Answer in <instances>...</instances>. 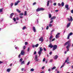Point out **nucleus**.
Masks as SVG:
<instances>
[{"label":"nucleus","instance_id":"e2e57ef3","mask_svg":"<svg viewBox=\"0 0 73 73\" xmlns=\"http://www.w3.org/2000/svg\"><path fill=\"white\" fill-rule=\"evenodd\" d=\"M26 46H23V49H25V48H26Z\"/></svg>","mask_w":73,"mask_h":73},{"label":"nucleus","instance_id":"39448f33","mask_svg":"<svg viewBox=\"0 0 73 73\" xmlns=\"http://www.w3.org/2000/svg\"><path fill=\"white\" fill-rule=\"evenodd\" d=\"M60 34V33H57V34L56 35V38H58L60 37V36L59 35Z\"/></svg>","mask_w":73,"mask_h":73},{"label":"nucleus","instance_id":"7ed1b4c3","mask_svg":"<svg viewBox=\"0 0 73 73\" xmlns=\"http://www.w3.org/2000/svg\"><path fill=\"white\" fill-rule=\"evenodd\" d=\"M67 19L69 21H73V18L71 16H70V18H68Z\"/></svg>","mask_w":73,"mask_h":73},{"label":"nucleus","instance_id":"6ab92c4d","mask_svg":"<svg viewBox=\"0 0 73 73\" xmlns=\"http://www.w3.org/2000/svg\"><path fill=\"white\" fill-rule=\"evenodd\" d=\"M61 5L62 7H64V2H62V3H61Z\"/></svg>","mask_w":73,"mask_h":73},{"label":"nucleus","instance_id":"2eb2a0df","mask_svg":"<svg viewBox=\"0 0 73 73\" xmlns=\"http://www.w3.org/2000/svg\"><path fill=\"white\" fill-rule=\"evenodd\" d=\"M39 40L40 41H43V37H41L39 39Z\"/></svg>","mask_w":73,"mask_h":73},{"label":"nucleus","instance_id":"cd10ccee","mask_svg":"<svg viewBox=\"0 0 73 73\" xmlns=\"http://www.w3.org/2000/svg\"><path fill=\"white\" fill-rule=\"evenodd\" d=\"M29 50H30V48L28 47L27 49V51H28V52H29Z\"/></svg>","mask_w":73,"mask_h":73},{"label":"nucleus","instance_id":"774afa93","mask_svg":"<svg viewBox=\"0 0 73 73\" xmlns=\"http://www.w3.org/2000/svg\"><path fill=\"white\" fill-rule=\"evenodd\" d=\"M40 73H44V72L43 71H42Z\"/></svg>","mask_w":73,"mask_h":73},{"label":"nucleus","instance_id":"4d7b16f0","mask_svg":"<svg viewBox=\"0 0 73 73\" xmlns=\"http://www.w3.org/2000/svg\"><path fill=\"white\" fill-rule=\"evenodd\" d=\"M52 52H50L49 53V54H50V55H51V54H52Z\"/></svg>","mask_w":73,"mask_h":73},{"label":"nucleus","instance_id":"bb28decb","mask_svg":"<svg viewBox=\"0 0 73 73\" xmlns=\"http://www.w3.org/2000/svg\"><path fill=\"white\" fill-rule=\"evenodd\" d=\"M36 12H38L39 11H40V9H38L36 10Z\"/></svg>","mask_w":73,"mask_h":73},{"label":"nucleus","instance_id":"a18cd8bd","mask_svg":"<svg viewBox=\"0 0 73 73\" xmlns=\"http://www.w3.org/2000/svg\"><path fill=\"white\" fill-rule=\"evenodd\" d=\"M20 62H22V61H23V59L22 58H21L20 59Z\"/></svg>","mask_w":73,"mask_h":73},{"label":"nucleus","instance_id":"dca6fc26","mask_svg":"<svg viewBox=\"0 0 73 73\" xmlns=\"http://www.w3.org/2000/svg\"><path fill=\"white\" fill-rule=\"evenodd\" d=\"M16 11L17 12H18V13H21V11L19 10V9H16Z\"/></svg>","mask_w":73,"mask_h":73},{"label":"nucleus","instance_id":"338daca9","mask_svg":"<svg viewBox=\"0 0 73 73\" xmlns=\"http://www.w3.org/2000/svg\"><path fill=\"white\" fill-rule=\"evenodd\" d=\"M24 68H22L21 69V70H22V71H23V70H24Z\"/></svg>","mask_w":73,"mask_h":73},{"label":"nucleus","instance_id":"aec40b11","mask_svg":"<svg viewBox=\"0 0 73 73\" xmlns=\"http://www.w3.org/2000/svg\"><path fill=\"white\" fill-rule=\"evenodd\" d=\"M53 38V36H52V35H51L50 36V38H49V39L50 40H51L52 38Z\"/></svg>","mask_w":73,"mask_h":73},{"label":"nucleus","instance_id":"49530a36","mask_svg":"<svg viewBox=\"0 0 73 73\" xmlns=\"http://www.w3.org/2000/svg\"><path fill=\"white\" fill-rule=\"evenodd\" d=\"M43 50L44 51H46V49L45 48H43Z\"/></svg>","mask_w":73,"mask_h":73},{"label":"nucleus","instance_id":"5fc2aeb1","mask_svg":"<svg viewBox=\"0 0 73 73\" xmlns=\"http://www.w3.org/2000/svg\"><path fill=\"white\" fill-rule=\"evenodd\" d=\"M36 2L34 3L33 4V5H36Z\"/></svg>","mask_w":73,"mask_h":73},{"label":"nucleus","instance_id":"a19ab883","mask_svg":"<svg viewBox=\"0 0 73 73\" xmlns=\"http://www.w3.org/2000/svg\"><path fill=\"white\" fill-rule=\"evenodd\" d=\"M29 64H30V62H29L27 64V65L28 66Z\"/></svg>","mask_w":73,"mask_h":73},{"label":"nucleus","instance_id":"20e7f679","mask_svg":"<svg viewBox=\"0 0 73 73\" xmlns=\"http://www.w3.org/2000/svg\"><path fill=\"white\" fill-rule=\"evenodd\" d=\"M72 35H73V33H70L69 35L67 36V39H69V38H70V36H72Z\"/></svg>","mask_w":73,"mask_h":73},{"label":"nucleus","instance_id":"1a4fd4ad","mask_svg":"<svg viewBox=\"0 0 73 73\" xmlns=\"http://www.w3.org/2000/svg\"><path fill=\"white\" fill-rule=\"evenodd\" d=\"M19 3H20V1H17V2H16L15 3V6H16V5H17Z\"/></svg>","mask_w":73,"mask_h":73},{"label":"nucleus","instance_id":"6e6552de","mask_svg":"<svg viewBox=\"0 0 73 73\" xmlns=\"http://www.w3.org/2000/svg\"><path fill=\"white\" fill-rule=\"evenodd\" d=\"M65 8H66V10H69V5H65Z\"/></svg>","mask_w":73,"mask_h":73},{"label":"nucleus","instance_id":"a211bd4d","mask_svg":"<svg viewBox=\"0 0 73 73\" xmlns=\"http://www.w3.org/2000/svg\"><path fill=\"white\" fill-rule=\"evenodd\" d=\"M33 31L34 32H36V29L35 28V27H33Z\"/></svg>","mask_w":73,"mask_h":73},{"label":"nucleus","instance_id":"f8f14e48","mask_svg":"<svg viewBox=\"0 0 73 73\" xmlns=\"http://www.w3.org/2000/svg\"><path fill=\"white\" fill-rule=\"evenodd\" d=\"M14 15V13H12L11 14L10 17L11 19L12 18V16H13Z\"/></svg>","mask_w":73,"mask_h":73},{"label":"nucleus","instance_id":"423d86ee","mask_svg":"<svg viewBox=\"0 0 73 73\" xmlns=\"http://www.w3.org/2000/svg\"><path fill=\"white\" fill-rule=\"evenodd\" d=\"M57 48V45H54L53 46V50H54L55 49H56Z\"/></svg>","mask_w":73,"mask_h":73},{"label":"nucleus","instance_id":"ddd939ff","mask_svg":"<svg viewBox=\"0 0 73 73\" xmlns=\"http://www.w3.org/2000/svg\"><path fill=\"white\" fill-rule=\"evenodd\" d=\"M70 23H68V24H67V26H66V27H67V28H69V27H70Z\"/></svg>","mask_w":73,"mask_h":73},{"label":"nucleus","instance_id":"393cba45","mask_svg":"<svg viewBox=\"0 0 73 73\" xmlns=\"http://www.w3.org/2000/svg\"><path fill=\"white\" fill-rule=\"evenodd\" d=\"M56 68L55 66H54L53 68H52V70H54V69H56Z\"/></svg>","mask_w":73,"mask_h":73},{"label":"nucleus","instance_id":"5701e85b","mask_svg":"<svg viewBox=\"0 0 73 73\" xmlns=\"http://www.w3.org/2000/svg\"><path fill=\"white\" fill-rule=\"evenodd\" d=\"M48 16L49 18H50L51 17H52V15L50 14H49L48 15Z\"/></svg>","mask_w":73,"mask_h":73},{"label":"nucleus","instance_id":"c9c22d12","mask_svg":"<svg viewBox=\"0 0 73 73\" xmlns=\"http://www.w3.org/2000/svg\"><path fill=\"white\" fill-rule=\"evenodd\" d=\"M53 20H51V21L50 22V24H51V23H53Z\"/></svg>","mask_w":73,"mask_h":73},{"label":"nucleus","instance_id":"9b49d317","mask_svg":"<svg viewBox=\"0 0 73 73\" xmlns=\"http://www.w3.org/2000/svg\"><path fill=\"white\" fill-rule=\"evenodd\" d=\"M58 56L57 55H55L54 56V58L55 60H56L58 58Z\"/></svg>","mask_w":73,"mask_h":73},{"label":"nucleus","instance_id":"680f3d73","mask_svg":"<svg viewBox=\"0 0 73 73\" xmlns=\"http://www.w3.org/2000/svg\"><path fill=\"white\" fill-rule=\"evenodd\" d=\"M58 11V10H56L55 11V12H57Z\"/></svg>","mask_w":73,"mask_h":73},{"label":"nucleus","instance_id":"8fccbe9b","mask_svg":"<svg viewBox=\"0 0 73 73\" xmlns=\"http://www.w3.org/2000/svg\"><path fill=\"white\" fill-rule=\"evenodd\" d=\"M27 44H28V42H25V45H27Z\"/></svg>","mask_w":73,"mask_h":73},{"label":"nucleus","instance_id":"f03ea898","mask_svg":"<svg viewBox=\"0 0 73 73\" xmlns=\"http://www.w3.org/2000/svg\"><path fill=\"white\" fill-rule=\"evenodd\" d=\"M43 50V49L42 48V47L40 48V50L38 52V53L39 55V56L41 55V53L42 51Z\"/></svg>","mask_w":73,"mask_h":73},{"label":"nucleus","instance_id":"4468645a","mask_svg":"<svg viewBox=\"0 0 73 73\" xmlns=\"http://www.w3.org/2000/svg\"><path fill=\"white\" fill-rule=\"evenodd\" d=\"M49 46L50 48H52L53 47V45H52V44L50 43L49 45Z\"/></svg>","mask_w":73,"mask_h":73},{"label":"nucleus","instance_id":"ea45409f","mask_svg":"<svg viewBox=\"0 0 73 73\" xmlns=\"http://www.w3.org/2000/svg\"><path fill=\"white\" fill-rule=\"evenodd\" d=\"M56 40V39L55 38H54L52 39L51 40V41H54Z\"/></svg>","mask_w":73,"mask_h":73},{"label":"nucleus","instance_id":"2f4dec72","mask_svg":"<svg viewBox=\"0 0 73 73\" xmlns=\"http://www.w3.org/2000/svg\"><path fill=\"white\" fill-rule=\"evenodd\" d=\"M64 65H65V63L63 64L61 66L60 68H62V67H64Z\"/></svg>","mask_w":73,"mask_h":73},{"label":"nucleus","instance_id":"412c9836","mask_svg":"<svg viewBox=\"0 0 73 73\" xmlns=\"http://www.w3.org/2000/svg\"><path fill=\"white\" fill-rule=\"evenodd\" d=\"M67 60H66L65 61V62H67L69 61V59H69V58L67 57Z\"/></svg>","mask_w":73,"mask_h":73},{"label":"nucleus","instance_id":"c03bdc74","mask_svg":"<svg viewBox=\"0 0 73 73\" xmlns=\"http://www.w3.org/2000/svg\"><path fill=\"white\" fill-rule=\"evenodd\" d=\"M58 6H61V4L59 3L58 4Z\"/></svg>","mask_w":73,"mask_h":73},{"label":"nucleus","instance_id":"7c9ffc66","mask_svg":"<svg viewBox=\"0 0 73 73\" xmlns=\"http://www.w3.org/2000/svg\"><path fill=\"white\" fill-rule=\"evenodd\" d=\"M49 4V1H48L47 2V6H48Z\"/></svg>","mask_w":73,"mask_h":73},{"label":"nucleus","instance_id":"bf43d9fd","mask_svg":"<svg viewBox=\"0 0 73 73\" xmlns=\"http://www.w3.org/2000/svg\"><path fill=\"white\" fill-rule=\"evenodd\" d=\"M34 54H36V51H35L34 53H33Z\"/></svg>","mask_w":73,"mask_h":73},{"label":"nucleus","instance_id":"69168bd1","mask_svg":"<svg viewBox=\"0 0 73 73\" xmlns=\"http://www.w3.org/2000/svg\"><path fill=\"white\" fill-rule=\"evenodd\" d=\"M23 17L22 16H20V18H21V19H22V18H23Z\"/></svg>","mask_w":73,"mask_h":73},{"label":"nucleus","instance_id":"79ce46f5","mask_svg":"<svg viewBox=\"0 0 73 73\" xmlns=\"http://www.w3.org/2000/svg\"><path fill=\"white\" fill-rule=\"evenodd\" d=\"M19 15H24V14L23 13H20L19 14Z\"/></svg>","mask_w":73,"mask_h":73},{"label":"nucleus","instance_id":"a878e982","mask_svg":"<svg viewBox=\"0 0 73 73\" xmlns=\"http://www.w3.org/2000/svg\"><path fill=\"white\" fill-rule=\"evenodd\" d=\"M24 15V16H27V11H25V12Z\"/></svg>","mask_w":73,"mask_h":73},{"label":"nucleus","instance_id":"f257e3e1","mask_svg":"<svg viewBox=\"0 0 73 73\" xmlns=\"http://www.w3.org/2000/svg\"><path fill=\"white\" fill-rule=\"evenodd\" d=\"M70 40H69L68 41L66 42L64 44V46L65 45H66L67 44H68L67 46L66 47V48L67 49V52H68L69 50V48H70V46H71V44L69 43H70Z\"/></svg>","mask_w":73,"mask_h":73},{"label":"nucleus","instance_id":"6e6d98bb","mask_svg":"<svg viewBox=\"0 0 73 73\" xmlns=\"http://www.w3.org/2000/svg\"><path fill=\"white\" fill-rule=\"evenodd\" d=\"M71 13H73V10H71Z\"/></svg>","mask_w":73,"mask_h":73},{"label":"nucleus","instance_id":"b1692460","mask_svg":"<svg viewBox=\"0 0 73 73\" xmlns=\"http://www.w3.org/2000/svg\"><path fill=\"white\" fill-rule=\"evenodd\" d=\"M24 61H23L21 62V65H23V64H24Z\"/></svg>","mask_w":73,"mask_h":73},{"label":"nucleus","instance_id":"c85d7f7f","mask_svg":"<svg viewBox=\"0 0 73 73\" xmlns=\"http://www.w3.org/2000/svg\"><path fill=\"white\" fill-rule=\"evenodd\" d=\"M34 70L33 68H32L30 70V71H31V72H33Z\"/></svg>","mask_w":73,"mask_h":73},{"label":"nucleus","instance_id":"13d9d810","mask_svg":"<svg viewBox=\"0 0 73 73\" xmlns=\"http://www.w3.org/2000/svg\"><path fill=\"white\" fill-rule=\"evenodd\" d=\"M16 20H19V18L17 17H16Z\"/></svg>","mask_w":73,"mask_h":73},{"label":"nucleus","instance_id":"72a5a7b5","mask_svg":"<svg viewBox=\"0 0 73 73\" xmlns=\"http://www.w3.org/2000/svg\"><path fill=\"white\" fill-rule=\"evenodd\" d=\"M53 62V59H51L50 60V62Z\"/></svg>","mask_w":73,"mask_h":73},{"label":"nucleus","instance_id":"0eeeda50","mask_svg":"<svg viewBox=\"0 0 73 73\" xmlns=\"http://www.w3.org/2000/svg\"><path fill=\"white\" fill-rule=\"evenodd\" d=\"M20 54H21V55H22L23 56H24V55L25 54V52H24V50H22L21 51Z\"/></svg>","mask_w":73,"mask_h":73},{"label":"nucleus","instance_id":"f704fd0d","mask_svg":"<svg viewBox=\"0 0 73 73\" xmlns=\"http://www.w3.org/2000/svg\"><path fill=\"white\" fill-rule=\"evenodd\" d=\"M13 3H11L10 4V5L11 6V7H12V6H13Z\"/></svg>","mask_w":73,"mask_h":73},{"label":"nucleus","instance_id":"3c124183","mask_svg":"<svg viewBox=\"0 0 73 73\" xmlns=\"http://www.w3.org/2000/svg\"><path fill=\"white\" fill-rule=\"evenodd\" d=\"M45 61V58H44L43 60V62H44Z\"/></svg>","mask_w":73,"mask_h":73},{"label":"nucleus","instance_id":"de8ad7c7","mask_svg":"<svg viewBox=\"0 0 73 73\" xmlns=\"http://www.w3.org/2000/svg\"><path fill=\"white\" fill-rule=\"evenodd\" d=\"M57 4V3H54L53 4V5H54V6H55V5H56Z\"/></svg>","mask_w":73,"mask_h":73},{"label":"nucleus","instance_id":"37998d69","mask_svg":"<svg viewBox=\"0 0 73 73\" xmlns=\"http://www.w3.org/2000/svg\"><path fill=\"white\" fill-rule=\"evenodd\" d=\"M13 20H14V21H16V18H14L13 19Z\"/></svg>","mask_w":73,"mask_h":73},{"label":"nucleus","instance_id":"c756f323","mask_svg":"<svg viewBox=\"0 0 73 73\" xmlns=\"http://www.w3.org/2000/svg\"><path fill=\"white\" fill-rule=\"evenodd\" d=\"M53 25L52 24H49V27H52Z\"/></svg>","mask_w":73,"mask_h":73},{"label":"nucleus","instance_id":"052dcab7","mask_svg":"<svg viewBox=\"0 0 73 73\" xmlns=\"http://www.w3.org/2000/svg\"><path fill=\"white\" fill-rule=\"evenodd\" d=\"M33 46V48H35V45H33L32 46Z\"/></svg>","mask_w":73,"mask_h":73},{"label":"nucleus","instance_id":"4be33fe9","mask_svg":"<svg viewBox=\"0 0 73 73\" xmlns=\"http://www.w3.org/2000/svg\"><path fill=\"white\" fill-rule=\"evenodd\" d=\"M3 8H2L1 9H0V13H1L2 12H3Z\"/></svg>","mask_w":73,"mask_h":73},{"label":"nucleus","instance_id":"473e14b6","mask_svg":"<svg viewBox=\"0 0 73 73\" xmlns=\"http://www.w3.org/2000/svg\"><path fill=\"white\" fill-rule=\"evenodd\" d=\"M44 9L41 8L40 9V11H44Z\"/></svg>","mask_w":73,"mask_h":73},{"label":"nucleus","instance_id":"f3484780","mask_svg":"<svg viewBox=\"0 0 73 73\" xmlns=\"http://www.w3.org/2000/svg\"><path fill=\"white\" fill-rule=\"evenodd\" d=\"M11 71V69L10 68H8L7 70V72H9Z\"/></svg>","mask_w":73,"mask_h":73},{"label":"nucleus","instance_id":"e433bc0d","mask_svg":"<svg viewBox=\"0 0 73 73\" xmlns=\"http://www.w3.org/2000/svg\"><path fill=\"white\" fill-rule=\"evenodd\" d=\"M25 28H26V27L25 26H24V27H23V29H23V30H24V29H25Z\"/></svg>","mask_w":73,"mask_h":73},{"label":"nucleus","instance_id":"603ef678","mask_svg":"<svg viewBox=\"0 0 73 73\" xmlns=\"http://www.w3.org/2000/svg\"><path fill=\"white\" fill-rule=\"evenodd\" d=\"M45 68V66H43L42 68V69H44Z\"/></svg>","mask_w":73,"mask_h":73},{"label":"nucleus","instance_id":"0e129e2a","mask_svg":"<svg viewBox=\"0 0 73 73\" xmlns=\"http://www.w3.org/2000/svg\"><path fill=\"white\" fill-rule=\"evenodd\" d=\"M35 60L36 61H38V59H37V58L36 59H35Z\"/></svg>","mask_w":73,"mask_h":73},{"label":"nucleus","instance_id":"864d4df0","mask_svg":"<svg viewBox=\"0 0 73 73\" xmlns=\"http://www.w3.org/2000/svg\"><path fill=\"white\" fill-rule=\"evenodd\" d=\"M21 56V54H19L18 56L19 58H20V56Z\"/></svg>","mask_w":73,"mask_h":73},{"label":"nucleus","instance_id":"09e8293b","mask_svg":"<svg viewBox=\"0 0 73 73\" xmlns=\"http://www.w3.org/2000/svg\"><path fill=\"white\" fill-rule=\"evenodd\" d=\"M48 29H49V26H47L46 27V29L47 30H48Z\"/></svg>","mask_w":73,"mask_h":73},{"label":"nucleus","instance_id":"9d476101","mask_svg":"<svg viewBox=\"0 0 73 73\" xmlns=\"http://www.w3.org/2000/svg\"><path fill=\"white\" fill-rule=\"evenodd\" d=\"M56 18V17L55 16H53L52 17H51L50 19L51 20H54V19H55Z\"/></svg>","mask_w":73,"mask_h":73},{"label":"nucleus","instance_id":"58836bf2","mask_svg":"<svg viewBox=\"0 0 73 73\" xmlns=\"http://www.w3.org/2000/svg\"><path fill=\"white\" fill-rule=\"evenodd\" d=\"M35 59H37V55H35Z\"/></svg>","mask_w":73,"mask_h":73},{"label":"nucleus","instance_id":"4c0bfd02","mask_svg":"<svg viewBox=\"0 0 73 73\" xmlns=\"http://www.w3.org/2000/svg\"><path fill=\"white\" fill-rule=\"evenodd\" d=\"M35 46V47H36V48H37V47H38V44H37Z\"/></svg>","mask_w":73,"mask_h":73}]
</instances>
